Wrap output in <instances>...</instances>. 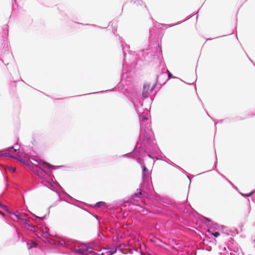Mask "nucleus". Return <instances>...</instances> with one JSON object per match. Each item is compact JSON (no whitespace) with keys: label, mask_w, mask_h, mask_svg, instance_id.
Instances as JSON below:
<instances>
[{"label":"nucleus","mask_w":255,"mask_h":255,"mask_svg":"<svg viewBox=\"0 0 255 255\" xmlns=\"http://www.w3.org/2000/svg\"><path fill=\"white\" fill-rule=\"evenodd\" d=\"M139 118L140 127L139 137L142 140L141 144L140 145L138 148L139 142L138 141L132 152L126 154L123 156L128 157H138V159H137V162L141 165L142 163L139 159V156H141V153L143 151L148 152L150 151L148 145H150L152 142L150 137L152 134V132L151 131L150 123L147 117V115L145 114L140 115Z\"/></svg>","instance_id":"nucleus-1"},{"label":"nucleus","mask_w":255,"mask_h":255,"mask_svg":"<svg viewBox=\"0 0 255 255\" xmlns=\"http://www.w3.org/2000/svg\"><path fill=\"white\" fill-rule=\"evenodd\" d=\"M2 31L0 33V60L5 65H8V62L5 63L4 58L10 59L13 57L9 50V42L8 41V28L7 24L3 25L1 28Z\"/></svg>","instance_id":"nucleus-2"},{"label":"nucleus","mask_w":255,"mask_h":255,"mask_svg":"<svg viewBox=\"0 0 255 255\" xmlns=\"http://www.w3.org/2000/svg\"><path fill=\"white\" fill-rule=\"evenodd\" d=\"M21 221H22L23 222V224H24V226L23 228V230H27L29 229L30 231L34 235L35 238L41 239L42 241L44 243L51 245L54 244L53 240L48 237L49 236V233L46 231L45 228H43L41 230L43 234L44 235V236H43L40 233L38 232L34 228V227L31 225V223L28 219L23 216V219H21Z\"/></svg>","instance_id":"nucleus-3"},{"label":"nucleus","mask_w":255,"mask_h":255,"mask_svg":"<svg viewBox=\"0 0 255 255\" xmlns=\"http://www.w3.org/2000/svg\"><path fill=\"white\" fill-rule=\"evenodd\" d=\"M84 247H74L73 244L71 245L69 251H60L59 253L63 255H86L89 254L93 248L89 243H81Z\"/></svg>","instance_id":"nucleus-4"},{"label":"nucleus","mask_w":255,"mask_h":255,"mask_svg":"<svg viewBox=\"0 0 255 255\" xmlns=\"http://www.w3.org/2000/svg\"><path fill=\"white\" fill-rule=\"evenodd\" d=\"M137 192L131 195L129 201H121L119 203V206L121 207V210H128L130 211L135 205L132 203V201H138L140 199V196L142 195V191L140 189H137Z\"/></svg>","instance_id":"nucleus-5"},{"label":"nucleus","mask_w":255,"mask_h":255,"mask_svg":"<svg viewBox=\"0 0 255 255\" xmlns=\"http://www.w3.org/2000/svg\"><path fill=\"white\" fill-rule=\"evenodd\" d=\"M78 242V241L75 240L67 239L66 240H59L56 244L59 247L69 250L71 245L72 244H74Z\"/></svg>","instance_id":"nucleus-6"},{"label":"nucleus","mask_w":255,"mask_h":255,"mask_svg":"<svg viewBox=\"0 0 255 255\" xmlns=\"http://www.w3.org/2000/svg\"><path fill=\"white\" fill-rule=\"evenodd\" d=\"M142 177L144 185H149V181L151 180L150 172L147 170L145 165L142 166Z\"/></svg>","instance_id":"nucleus-7"},{"label":"nucleus","mask_w":255,"mask_h":255,"mask_svg":"<svg viewBox=\"0 0 255 255\" xmlns=\"http://www.w3.org/2000/svg\"><path fill=\"white\" fill-rule=\"evenodd\" d=\"M89 205L94 208H101L104 211L107 210H111L112 209V204L107 203L104 201H99L95 204H89Z\"/></svg>","instance_id":"nucleus-8"},{"label":"nucleus","mask_w":255,"mask_h":255,"mask_svg":"<svg viewBox=\"0 0 255 255\" xmlns=\"http://www.w3.org/2000/svg\"><path fill=\"white\" fill-rule=\"evenodd\" d=\"M27 248L28 250H30L33 248L35 249L36 252H38L39 251H40L41 252H44V250L42 248L38 246V244L34 242V241H29L27 243Z\"/></svg>","instance_id":"nucleus-9"},{"label":"nucleus","mask_w":255,"mask_h":255,"mask_svg":"<svg viewBox=\"0 0 255 255\" xmlns=\"http://www.w3.org/2000/svg\"><path fill=\"white\" fill-rule=\"evenodd\" d=\"M42 164L44 167L47 169H51L52 170H55L64 167V165H53L45 161H42Z\"/></svg>","instance_id":"nucleus-10"},{"label":"nucleus","mask_w":255,"mask_h":255,"mask_svg":"<svg viewBox=\"0 0 255 255\" xmlns=\"http://www.w3.org/2000/svg\"><path fill=\"white\" fill-rule=\"evenodd\" d=\"M97 255H112V246L108 248H103L101 250L97 251Z\"/></svg>","instance_id":"nucleus-11"},{"label":"nucleus","mask_w":255,"mask_h":255,"mask_svg":"<svg viewBox=\"0 0 255 255\" xmlns=\"http://www.w3.org/2000/svg\"><path fill=\"white\" fill-rule=\"evenodd\" d=\"M150 87V84L149 83H146L143 85V92L142 93V97L143 99H144L148 96V90Z\"/></svg>","instance_id":"nucleus-12"},{"label":"nucleus","mask_w":255,"mask_h":255,"mask_svg":"<svg viewBox=\"0 0 255 255\" xmlns=\"http://www.w3.org/2000/svg\"><path fill=\"white\" fill-rule=\"evenodd\" d=\"M132 102L133 103L135 109L137 113H139V110L138 109V107L139 106H141L142 104H141L140 101L138 100L136 98H134L132 99Z\"/></svg>","instance_id":"nucleus-13"},{"label":"nucleus","mask_w":255,"mask_h":255,"mask_svg":"<svg viewBox=\"0 0 255 255\" xmlns=\"http://www.w3.org/2000/svg\"><path fill=\"white\" fill-rule=\"evenodd\" d=\"M20 7L19 6L17 1H12L11 3V10L12 13L14 14L20 9Z\"/></svg>","instance_id":"nucleus-14"},{"label":"nucleus","mask_w":255,"mask_h":255,"mask_svg":"<svg viewBox=\"0 0 255 255\" xmlns=\"http://www.w3.org/2000/svg\"><path fill=\"white\" fill-rule=\"evenodd\" d=\"M56 185L58 187V188H59L61 190V191L65 194V197L66 198H68L72 200H74V199L72 196H71L67 193H66L64 189L60 185V184L57 181H56Z\"/></svg>","instance_id":"nucleus-15"},{"label":"nucleus","mask_w":255,"mask_h":255,"mask_svg":"<svg viewBox=\"0 0 255 255\" xmlns=\"http://www.w3.org/2000/svg\"><path fill=\"white\" fill-rule=\"evenodd\" d=\"M122 46L123 51V53L124 54L125 57H126L127 52L129 54H131L130 53L131 52V51H130L129 50V46L128 45H127L126 43H123L122 45Z\"/></svg>","instance_id":"nucleus-16"},{"label":"nucleus","mask_w":255,"mask_h":255,"mask_svg":"<svg viewBox=\"0 0 255 255\" xmlns=\"http://www.w3.org/2000/svg\"><path fill=\"white\" fill-rule=\"evenodd\" d=\"M13 151L18 152L19 153H23L24 149L20 147V145L18 143H15L13 145Z\"/></svg>","instance_id":"nucleus-17"},{"label":"nucleus","mask_w":255,"mask_h":255,"mask_svg":"<svg viewBox=\"0 0 255 255\" xmlns=\"http://www.w3.org/2000/svg\"><path fill=\"white\" fill-rule=\"evenodd\" d=\"M8 213L18 220H21V219H23V216L20 215L17 211H14L10 209Z\"/></svg>","instance_id":"nucleus-18"},{"label":"nucleus","mask_w":255,"mask_h":255,"mask_svg":"<svg viewBox=\"0 0 255 255\" xmlns=\"http://www.w3.org/2000/svg\"><path fill=\"white\" fill-rule=\"evenodd\" d=\"M53 178L55 180V182L51 181L49 179H47V183H48L50 186L52 188V189L56 190V188H58V187L56 185V180L54 176L53 175Z\"/></svg>","instance_id":"nucleus-19"},{"label":"nucleus","mask_w":255,"mask_h":255,"mask_svg":"<svg viewBox=\"0 0 255 255\" xmlns=\"http://www.w3.org/2000/svg\"><path fill=\"white\" fill-rule=\"evenodd\" d=\"M20 162L22 163L24 165L29 167L30 168H33L32 166L30 165V163L26 159L22 158L20 160Z\"/></svg>","instance_id":"nucleus-20"},{"label":"nucleus","mask_w":255,"mask_h":255,"mask_svg":"<svg viewBox=\"0 0 255 255\" xmlns=\"http://www.w3.org/2000/svg\"><path fill=\"white\" fill-rule=\"evenodd\" d=\"M47 215H48V214L47 213V214H46L45 215H43L42 217H39V216L34 214L33 217L36 219V221H38V222H41V220H44V219H45V218H46V216Z\"/></svg>","instance_id":"nucleus-21"},{"label":"nucleus","mask_w":255,"mask_h":255,"mask_svg":"<svg viewBox=\"0 0 255 255\" xmlns=\"http://www.w3.org/2000/svg\"><path fill=\"white\" fill-rule=\"evenodd\" d=\"M19 82V80L12 81L10 83V87L13 90H15L16 88V83Z\"/></svg>","instance_id":"nucleus-22"},{"label":"nucleus","mask_w":255,"mask_h":255,"mask_svg":"<svg viewBox=\"0 0 255 255\" xmlns=\"http://www.w3.org/2000/svg\"><path fill=\"white\" fill-rule=\"evenodd\" d=\"M133 5L134 6H144L145 7V5L143 1H133Z\"/></svg>","instance_id":"nucleus-23"},{"label":"nucleus","mask_w":255,"mask_h":255,"mask_svg":"<svg viewBox=\"0 0 255 255\" xmlns=\"http://www.w3.org/2000/svg\"><path fill=\"white\" fill-rule=\"evenodd\" d=\"M50 190H52V191L54 192L55 193H56V194H57V195L58 196V200H57V202H58V201H65V202H67V203H70L68 201H66V200H65V199H61V197H60V195H59V192H58L56 190H53V189H50Z\"/></svg>","instance_id":"nucleus-24"},{"label":"nucleus","mask_w":255,"mask_h":255,"mask_svg":"<svg viewBox=\"0 0 255 255\" xmlns=\"http://www.w3.org/2000/svg\"><path fill=\"white\" fill-rule=\"evenodd\" d=\"M110 91H112V89H109V90H107L106 91H99V92H93V93L86 94L80 95H78V96H85L86 95H90V94H98V93H105L106 92H110Z\"/></svg>","instance_id":"nucleus-25"},{"label":"nucleus","mask_w":255,"mask_h":255,"mask_svg":"<svg viewBox=\"0 0 255 255\" xmlns=\"http://www.w3.org/2000/svg\"><path fill=\"white\" fill-rule=\"evenodd\" d=\"M14 236L17 238V242L20 241L21 237V235L18 233L17 228L14 227Z\"/></svg>","instance_id":"nucleus-26"},{"label":"nucleus","mask_w":255,"mask_h":255,"mask_svg":"<svg viewBox=\"0 0 255 255\" xmlns=\"http://www.w3.org/2000/svg\"><path fill=\"white\" fill-rule=\"evenodd\" d=\"M5 169L7 171H11L12 172H14L16 171V169L15 167H11L9 165H5Z\"/></svg>","instance_id":"nucleus-27"},{"label":"nucleus","mask_w":255,"mask_h":255,"mask_svg":"<svg viewBox=\"0 0 255 255\" xmlns=\"http://www.w3.org/2000/svg\"><path fill=\"white\" fill-rule=\"evenodd\" d=\"M4 220L5 221V222L9 226H10L11 227H12L13 230H14V227L15 228H16V226L13 224H12L11 223H10V222H9L7 219V218L6 217V216H5V218H4Z\"/></svg>","instance_id":"nucleus-28"},{"label":"nucleus","mask_w":255,"mask_h":255,"mask_svg":"<svg viewBox=\"0 0 255 255\" xmlns=\"http://www.w3.org/2000/svg\"><path fill=\"white\" fill-rule=\"evenodd\" d=\"M36 175L37 176L39 177V179L42 180V181H45V182H47V179H49L47 177H44V176H42V175H40L38 172H36Z\"/></svg>","instance_id":"nucleus-29"},{"label":"nucleus","mask_w":255,"mask_h":255,"mask_svg":"<svg viewBox=\"0 0 255 255\" xmlns=\"http://www.w3.org/2000/svg\"><path fill=\"white\" fill-rule=\"evenodd\" d=\"M1 157L7 158H12V157H13V154L9 153H2Z\"/></svg>","instance_id":"nucleus-30"},{"label":"nucleus","mask_w":255,"mask_h":255,"mask_svg":"<svg viewBox=\"0 0 255 255\" xmlns=\"http://www.w3.org/2000/svg\"><path fill=\"white\" fill-rule=\"evenodd\" d=\"M60 14L62 16L61 20H66L68 18L67 14L63 11H60Z\"/></svg>","instance_id":"nucleus-31"},{"label":"nucleus","mask_w":255,"mask_h":255,"mask_svg":"<svg viewBox=\"0 0 255 255\" xmlns=\"http://www.w3.org/2000/svg\"><path fill=\"white\" fill-rule=\"evenodd\" d=\"M0 207H1V208H2L3 209H4V210L8 212H9L10 210L8 207L2 204L1 202H0Z\"/></svg>","instance_id":"nucleus-32"},{"label":"nucleus","mask_w":255,"mask_h":255,"mask_svg":"<svg viewBox=\"0 0 255 255\" xmlns=\"http://www.w3.org/2000/svg\"><path fill=\"white\" fill-rule=\"evenodd\" d=\"M98 238L101 240L103 238H106L107 237L106 235H105L104 234H103L102 232H101L100 231H98Z\"/></svg>","instance_id":"nucleus-33"},{"label":"nucleus","mask_w":255,"mask_h":255,"mask_svg":"<svg viewBox=\"0 0 255 255\" xmlns=\"http://www.w3.org/2000/svg\"><path fill=\"white\" fill-rule=\"evenodd\" d=\"M254 191H253L251 192H250L248 194H243V193H241V194L243 196V197H250L251 196L253 193H254Z\"/></svg>","instance_id":"nucleus-34"},{"label":"nucleus","mask_w":255,"mask_h":255,"mask_svg":"<svg viewBox=\"0 0 255 255\" xmlns=\"http://www.w3.org/2000/svg\"><path fill=\"white\" fill-rule=\"evenodd\" d=\"M57 205V201H56L53 204H52V205H51L47 209V214H49V213H50V208L52 207H54V206H55Z\"/></svg>","instance_id":"nucleus-35"},{"label":"nucleus","mask_w":255,"mask_h":255,"mask_svg":"<svg viewBox=\"0 0 255 255\" xmlns=\"http://www.w3.org/2000/svg\"><path fill=\"white\" fill-rule=\"evenodd\" d=\"M12 158L15 159L20 162V159L22 158L18 154L13 155Z\"/></svg>","instance_id":"nucleus-36"},{"label":"nucleus","mask_w":255,"mask_h":255,"mask_svg":"<svg viewBox=\"0 0 255 255\" xmlns=\"http://www.w3.org/2000/svg\"><path fill=\"white\" fill-rule=\"evenodd\" d=\"M158 78H159V76H156V82H157V81H158ZM156 83H157V82H156L155 83H154V84L152 85V87H151V89H150V92H152V91L154 90V88H155V86H156Z\"/></svg>","instance_id":"nucleus-37"},{"label":"nucleus","mask_w":255,"mask_h":255,"mask_svg":"<svg viewBox=\"0 0 255 255\" xmlns=\"http://www.w3.org/2000/svg\"><path fill=\"white\" fill-rule=\"evenodd\" d=\"M36 167L37 169H38L39 170H40L43 173L45 174L46 172H45V171L43 168H42L41 167H40L39 166H38L37 165H36Z\"/></svg>","instance_id":"nucleus-38"},{"label":"nucleus","mask_w":255,"mask_h":255,"mask_svg":"<svg viewBox=\"0 0 255 255\" xmlns=\"http://www.w3.org/2000/svg\"><path fill=\"white\" fill-rule=\"evenodd\" d=\"M72 22H74V23H75L77 24H79V25H91V24H84L83 23H81V22H77V21H74V20H72Z\"/></svg>","instance_id":"nucleus-39"},{"label":"nucleus","mask_w":255,"mask_h":255,"mask_svg":"<svg viewBox=\"0 0 255 255\" xmlns=\"http://www.w3.org/2000/svg\"><path fill=\"white\" fill-rule=\"evenodd\" d=\"M13 147H14L13 146V145H11V146H10L9 147L5 148L4 149V150H9V151H13Z\"/></svg>","instance_id":"nucleus-40"},{"label":"nucleus","mask_w":255,"mask_h":255,"mask_svg":"<svg viewBox=\"0 0 255 255\" xmlns=\"http://www.w3.org/2000/svg\"><path fill=\"white\" fill-rule=\"evenodd\" d=\"M88 213L90 214V215H91L93 217H94L96 219V220L99 222V218L97 216L93 214V213H92L91 212H90V211L88 212Z\"/></svg>","instance_id":"nucleus-41"},{"label":"nucleus","mask_w":255,"mask_h":255,"mask_svg":"<svg viewBox=\"0 0 255 255\" xmlns=\"http://www.w3.org/2000/svg\"><path fill=\"white\" fill-rule=\"evenodd\" d=\"M20 241H21L23 243H25L27 245V243H28V242L26 241L24 238H21Z\"/></svg>","instance_id":"nucleus-42"},{"label":"nucleus","mask_w":255,"mask_h":255,"mask_svg":"<svg viewBox=\"0 0 255 255\" xmlns=\"http://www.w3.org/2000/svg\"><path fill=\"white\" fill-rule=\"evenodd\" d=\"M213 235L215 237H218L220 235V233L218 232H214V233H213Z\"/></svg>","instance_id":"nucleus-43"},{"label":"nucleus","mask_w":255,"mask_h":255,"mask_svg":"<svg viewBox=\"0 0 255 255\" xmlns=\"http://www.w3.org/2000/svg\"><path fill=\"white\" fill-rule=\"evenodd\" d=\"M167 72L168 73V76L169 78H171L172 77V74L168 70H167Z\"/></svg>","instance_id":"nucleus-44"},{"label":"nucleus","mask_w":255,"mask_h":255,"mask_svg":"<svg viewBox=\"0 0 255 255\" xmlns=\"http://www.w3.org/2000/svg\"><path fill=\"white\" fill-rule=\"evenodd\" d=\"M40 184L43 186L46 187L47 188H49V189H51V188L48 187L47 185H46L45 184H44L43 183H41Z\"/></svg>","instance_id":"nucleus-45"},{"label":"nucleus","mask_w":255,"mask_h":255,"mask_svg":"<svg viewBox=\"0 0 255 255\" xmlns=\"http://www.w3.org/2000/svg\"><path fill=\"white\" fill-rule=\"evenodd\" d=\"M118 249H119V247H117L115 248V251H113V252H112L113 255L115 253H116V252H117V250H118ZM113 250H114V248H113Z\"/></svg>","instance_id":"nucleus-46"},{"label":"nucleus","mask_w":255,"mask_h":255,"mask_svg":"<svg viewBox=\"0 0 255 255\" xmlns=\"http://www.w3.org/2000/svg\"><path fill=\"white\" fill-rule=\"evenodd\" d=\"M0 215L2 217L5 218V215L4 213H3L2 211H1L0 210Z\"/></svg>","instance_id":"nucleus-47"},{"label":"nucleus","mask_w":255,"mask_h":255,"mask_svg":"<svg viewBox=\"0 0 255 255\" xmlns=\"http://www.w3.org/2000/svg\"><path fill=\"white\" fill-rule=\"evenodd\" d=\"M174 165H175V166L177 168H178L180 169V170H182V171H184V170H183L182 168H181L180 167H179V166H178V165H176V164H174Z\"/></svg>","instance_id":"nucleus-48"},{"label":"nucleus","mask_w":255,"mask_h":255,"mask_svg":"<svg viewBox=\"0 0 255 255\" xmlns=\"http://www.w3.org/2000/svg\"><path fill=\"white\" fill-rule=\"evenodd\" d=\"M99 28H102V29H106L108 27H101L100 26H98Z\"/></svg>","instance_id":"nucleus-49"},{"label":"nucleus","mask_w":255,"mask_h":255,"mask_svg":"<svg viewBox=\"0 0 255 255\" xmlns=\"http://www.w3.org/2000/svg\"><path fill=\"white\" fill-rule=\"evenodd\" d=\"M32 139H33V140L31 141V142H32V144H34L33 142L35 141V139L33 137H32Z\"/></svg>","instance_id":"nucleus-50"},{"label":"nucleus","mask_w":255,"mask_h":255,"mask_svg":"<svg viewBox=\"0 0 255 255\" xmlns=\"http://www.w3.org/2000/svg\"><path fill=\"white\" fill-rule=\"evenodd\" d=\"M205 220L207 221L208 222H211L210 220L207 218H205Z\"/></svg>","instance_id":"nucleus-51"},{"label":"nucleus","mask_w":255,"mask_h":255,"mask_svg":"<svg viewBox=\"0 0 255 255\" xmlns=\"http://www.w3.org/2000/svg\"><path fill=\"white\" fill-rule=\"evenodd\" d=\"M162 25V26H164V25H166V24H159L158 25H157V26L160 28V27H159V25Z\"/></svg>","instance_id":"nucleus-52"},{"label":"nucleus","mask_w":255,"mask_h":255,"mask_svg":"<svg viewBox=\"0 0 255 255\" xmlns=\"http://www.w3.org/2000/svg\"><path fill=\"white\" fill-rule=\"evenodd\" d=\"M112 23V21H110L109 23V25L108 26V27H109L110 25V24Z\"/></svg>","instance_id":"nucleus-53"},{"label":"nucleus","mask_w":255,"mask_h":255,"mask_svg":"<svg viewBox=\"0 0 255 255\" xmlns=\"http://www.w3.org/2000/svg\"><path fill=\"white\" fill-rule=\"evenodd\" d=\"M83 210H84V211H85L87 212L88 213V212H89L88 210H86V209H83Z\"/></svg>","instance_id":"nucleus-54"},{"label":"nucleus","mask_w":255,"mask_h":255,"mask_svg":"<svg viewBox=\"0 0 255 255\" xmlns=\"http://www.w3.org/2000/svg\"><path fill=\"white\" fill-rule=\"evenodd\" d=\"M113 210H114V207L113 206ZM115 214V213H114V211H113V214Z\"/></svg>","instance_id":"nucleus-55"},{"label":"nucleus","mask_w":255,"mask_h":255,"mask_svg":"<svg viewBox=\"0 0 255 255\" xmlns=\"http://www.w3.org/2000/svg\"><path fill=\"white\" fill-rule=\"evenodd\" d=\"M92 25L93 26H96V27L98 26L97 25H95V24H92Z\"/></svg>","instance_id":"nucleus-56"},{"label":"nucleus","mask_w":255,"mask_h":255,"mask_svg":"<svg viewBox=\"0 0 255 255\" xmlns=\"http://www.w3.org/2000/svg\"><path fill=\"white\" fill-rule=\"evenodd\" d=\"M175 25V24H173V25H169V27H171V26H173V25Z\"/></svg>","instance_id":"nucleus-57"},{"label":"nucleus","mask_w":255,"mask_h":255,"mask_svg":"<svg viewBox=\"0 0 255 255\" xmlns=\"http://www.w3.org/2000/svg\"><path fill=\"white\" fill-rule=\"evenodd\" d=\"M32 160H33V161H36V162H37V160H36L34 159H32Z\"/></svg>","instance_id":"nucleus-58"},{"label":"nucleus","mask_w":255,"mask_h":255,"mask_svg":"<svg viewBox=\"0 0 255 255\" xmlns=\"http://www.w3.org/2000/svg\"><path fill=\"white\" fill-rule=\"evenodd\" d=\"M17 140L18 141L19 140V137H17Z\"/></svg>","instance_id":"nucleus-59"},{"label":"nucleus","mask_w":255,"mask_h":255,"mask_svg":"<svg viewBox=\"0 0 255 255\" xmlns=\"http://www.w3.org/2000/svg\"><path fill=\"white\" fill-rule=\"evenodd\" d=\"M62 99H57V100H61Z\"/></svg>","instance_id":"nucleus-60"}]
</instances>
